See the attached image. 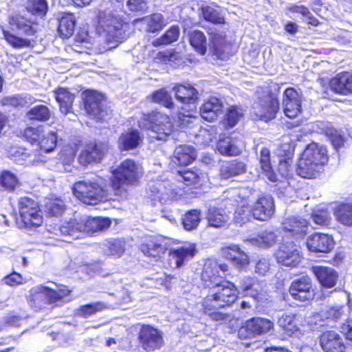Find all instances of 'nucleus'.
I'll return each mask as SVG.
<instances>
[{
	"label": "nucleus",
	"mask_w": 352,
	"mask_h": 352,
	"mask_svg": "<svg viewBox=\"0 0 352 352\" xmlns=\"http://www.w3.org/2000/svg\"><path fill=\"white\" fill-rule=\"evenodd\" d=\"M85 108L88 114L94 119L103 120L108 115L107 110L104 108L103 96L94 91H89L85 94Z\"/></svg>",
	"instance_id": "17"
},
{
	"label": "nucleus",
	"mask_w": 352,
	"mask_h": 352,
	"mask_svg": "<svg viewBox=\"0 0 352 352\" xmlns=\"http://www.w3.org/2000/svg\"><path fill=\"white\" fill-rule=\"evenodd\" d=\"M224 256L241 270H245L250 264L248 254L242 251L239 245H231L223 249Z\"/></svg>",
	"instance_id": "29"
},
{
	"label": "nucleus",
	"mask_w": 352,
	"mask_h": 352,
	"mask_svg": "<svg viewBox=\"0 0 352 352\" xmlns=\"http://www.w3.org/2000/svg\"><path fill=\"white\" fill-rule=\"evenodd\" d=\"M143 21L147 24L148 31L151 32H157L165 25L163 16L160 13H155L143 19Z\"/></svg>",
	"instance_id": "57"
},
{
	"label": "nucleus",
	"mask_w": 352,
	"mask_h": 352,
	"mask_svg": "<svg viewBox=\"0 0 352 352\" xmlns=\"http://www.w3.org/2000/svg\"><path fill=\"white\" fill-rule=\"evenodd\" d=\"M228 267L226 264L218 263L215 261L206 262L201 273V280L209 289L221 285L223 278H226Z\"/></svg>",
	"instance_id": "12"
},
{
	"label": "nucleus",
	"mask_w": 352,
	"mask_h": 352,
	"mask_svg": "<svg viewBox=\"0 0 352 352\" xmlns=\"http://www.w3.org/2000/svg\"><path fill=\"white\" fill-rule=\"evenodd\" d=\"M111 184L116 193L126 192V187L136 185L142 175L140 164L126 159L112 171Z\"/></svg>",
	"instance_id": "6"
},
{
	"label": "nucleus",
	"mask_w": 352,
	"mask_h": 352,
	"mask_svg": "<svg viewBox=\"0 0 352 352\" xmlns=\"http://www.w3.org/2000/svg\"><path fill=\"white\" fill-rule=\"evenodd\" d=\"M142 138L138 130H130L121 134L118 139V146L121 150L129 151L135 148L141 142Z\"/></svg>",
	"instance_id": "37"
},
{
	"label": "nucleus",
	"mask_w": 352,
	"mask_h": 352,
	"mask_svg": "<svg viewBox=\"0 0 352 352\" xmlns=\"http://www.w3.org/2000/svg\"><path fill=\"white\" fill-rule=\"evenodd\" d=\"M179 33L180 30L179 26L173 25L160 38L154 40L153 45L157 47L170 44L177 41Z\"/></svg>",
	"instance_id": "48"
},
{
	"label": "nucleus",
	"mask_w": 352,
	"mask_h": 352,
	"mask_svg": "<svg viewBox=\"0 0 352 352\" xmlns=\"http://www.w3.org/2000/svg\"><path fill=\"white\" fill-rule=\"evenodd\" d=\"M243 148V142L233 137H223L220 138L217 144L218 151L224 155H237L241 153Z\"/></svg>",
	"instance_id": "32"
},
{
	"label": "nucleus",
	"mask_w": 352,
	"mask_h": 352,
	"mask_svg": "<svg viewBox=\"0 0 352 352\" xmlns=\"http://www.w3.org/2000/svg\"><path fill=\"white\" fill-rule=\"evenodd\" d=\"M223 103L216 97L208 98L200 108V116L207 121L212 122L221 114Z\"/></svg>",
	"instance_id": "31"
},
{
	"label": "nucleus",
	"mask_w": 352,
	"mask_h": 352,
	"mask_svg": "<svg viewBox=\"0 0 352 352\" xmlns=\"http://www.w3.org/2000/svg\"><path fill=\"white\" fill-rule=\"evenodd\" d=\"M78 143L79 141L68 143L63 147L60 151V158L63 164L68 166V168H65V170L67 172L72 171L70 165L74 162L78 150Z\"/></svg>",
	"instance_id": "44"
},
{
	"label": "nucleus",
	"mask_w": 352,
	"mask_h": 352,
	"mask_svg": "<svg viewBox=\"0 0 352 352\" xmlns=\"http://www.w3.org/2000/svg\"><path fill=\"white\" fill-rule=\"evenodd\" d=\"M259 161L263 173L270 181L276 182L280 180L278 175L272 170L270 162V152L267 148H263L261 149Z\"/></svg>",
	"instance_id": "42"
},
{
	"label": "nucleus",
	"mask_w": 352,
	"mask_h": 352,
	"mask_svg": "<svg viewBox=\"0 0 352 352\" xmlns=\"http://www.w3.org/2000/svg\"><path fill=\"white\" fill-rule=\"evenodd\" d=\"M139 338L142 347L146 351H154L163 345L162 332L150 325L142 327Z\"/></svg>",
	"instance_id": "22"
},
{
	"label": "nucleus",
	"mask_w": 352,
	"mask_h": 352,
	"mask_svg": "<svg viewBox=\"0 0 352 352\" xmlns=\"http://www.w3.org/2000/svg\"><path fill=\"white\" fill-rule=\"evenodd\" d=\"M103 157V151L100 146L90 143L85 147L79 156V162L83 166L93 162H99Z\"/></svg>",
	"instance_id": "35"
},
{
	"label": "nucleus",
	"mask_w": 352,
	"mask_h": 352,
	"mask_svg": "<svg viewBox=\"0 0 352 352\" xmlns=\"http://www.w3.org/2000/svg\"><path fill=\"white\" fill-rule=\"evenodd\" d=\"M279 111V101L274 95H267L253 107V113L260 120L265 122L275 118Z\"/></svg>",
	"instance_id": "14"
},
{
	"label": "nucleus",
	"mask_w": 352,
	"mask_h": 352,
	"mask_svg": "<svg viewBox=\"0 0 352 352\" xmlns=\"http://www.w3.org/2000/svg\"><path fill=\"white\" fill-rule=\"evenodd\" d=\"M206 218L209 226L214 228L225 226L230 219L229 216L223 210L214 206L209 207Z\"/></svg>",
	"instance_id": "39"
},
{
	"label": "nucleus",
	"mask_w": 352,
	"mask_h": 352,
	"mask_svg": "<svg viewBox=\"0 0 352 352\" xmlns=\"http://www.w3.org/2000/svg\"><path fill=\"white\" fill-rule=\"evenodd\" d=\"M335 219L340 223L346 226H352V203H339L333 209Z\"/></svg>",
	"instance_id": "38"
},
{
	"label": "nucleus",
	"mask_w": 352,
	"mask_h": 352,
	"mask_svg": "<svg viewBox=\"0 0 352 352\" xmlns=\"http://www.w3.org/2000/svg\"><path fill=\"white\" fill-rule=\"evenodd\" d=\"M302 94L296 89L287 88L283 96L285 115L289 118L297 117L302 111Z\"/></svg>",
	"instance_id": "19"
},
{
	"label": "nucleus",
	"mask_w": 352,
	"mask_h": 352,
	"mask_svg": "<svg viewBox=\"0 0 352 352\" xmlns=\"http://www.w3.org/2000/svg\"><path fill=\"white\" fill-rule=\"evenodd\" d=\"M152 99L153 102L160 103L168 109H172L174 106L170 94L165 89H160L154 91Z\"/></svg>",
	"instance_id": "56"
},
{
	"label": "nucleus",
	"mask_w": 352,
	"mask_h": 352,
	"mask_svg": "<svg viewBox=\"0 0 352 352\" xmlns=\"http://www.w3.org/2000/svg\"><path fill=\"white\" fill-rule=\"evenodd\" d=\"M308 222L299 217H289L282 223V229L296 238H301L307 230Z\"/></svg>",
	"instance_id": "28"
},
{
	"label": "nucleus",
	"mask_w": 352,
	"mask_h": 352,
	"mask_svg": "<svg viewBox=\"0 0 352 352\" xmlns=\"http://www.w3.org/2000/svg\"><path fill=\"white\" fill-rule=\"evenodd\" d=\"M54 296V288L39 285L30 289L27 296V300L32 308L37 310L41 309L47 303L52 302V298Z\"/></svg>",
	"instance_id": "15"
},
{
	"label": "nucleus",
	"mask_w": 352,
	"mask_h": 352,
	"mask_svg": "<svg viewBox=\"0 0 352 352\" xmlns=\"http://www.w3.org/2000/svg\"><path fill=\"white\" fill-rule=\"evenodd\" d=\"M277 262L284 266L296 267L300 261L299 248L292 243H282L276 252Z\"/></svg>",
	"instance_id": "20"
},
{
	"label": "nucleus",
	"mask_w": 352,
	"mask_h": 352,
	"mask_svg": "<svg viewBox=\"0 0 352 352\" xmlns=\"http://www.w3.org/2000/svg\"><path fill=\"white\" fill-rule=\"evenodd\" d=\"M243 116V111L241 108L234 106L230 107L226 113L227 124L230 127L235 126Z\"/></svg>",
	"instance_id": "62"
},
{
	"label": "nucleus",
	"mask_w": 352,
	"mask_h": 352,
	"mask_svg": "<svg viewBox=\"0 0 352 352\" xmlns=\"http://www.w3.org/2000/svg\"><path fill=\"white\" fill-rule=\"evenodd\" d=\"M124 252V242L120 239L107 241L104 243V252L109 256L120 257Z\"/></svg>",
	"instance_id": "52"
},
{
	"label": "nucleus",
	"mask_w": 352,
	"mask_h": 352,
	"mask_svg": "<svg viewBox=\"0 0 352 352\" xmlns=\"http://www.w3.org/2000/svg\"><path fill=\"white\" fill-rule=\"evenodd\" d=\"M173 90L177 100L182 104L181 109L188 113L183 114L182 118L179 117L180 124L183 127H192L194 122L199 120L197 117L192 116L190 113L197 108V91L189 84L176 85Z\"/></svg>",
	"instance_id": "7"
},
{
	"label": "nucleus",
	"mask_w": 352,
	"mask_h": 352,
	"mask_svg": "<svg viewBox=\"0 0 352 352\" xmlns=\"http://www.w3.org/2000/svg\"><path fill=\"white\" fill-rule=\"evenodd\" d=\"M200 214V211L197 210H192L186 212L182 220L184 229L188 231L196 229L201 220Z\"/></svg>",
	"instance_id": "51"
},
{
	"label": "nucleus",
	"mask_w": 352,
	"mask_h": 352,
	"mask_svg": "<svg viewBox=\"0 0 352 352\" xmlns=\"http://www.w3.org/2000/svg\"><path fill=\"white\" fill-rule=\"evenodd\" d=\"M20 227L38 228L43 223V216L37 201L32 198L21 197L19 201Z\"/></svg>",
	"instance_id": "11"
},
{
	"label": "nucleus",
	"mask_w": 352,
	"mask_h": 352,
	"mask_svg": "<svg viewBox=\"0 0 352 352\" xmlns=\"http://www.w3.org/2000/svg\"><path fill=\"white\" fill-rule=\"evenodd\" d=\"M344 307H332L321 312L322 317L326 320H338L344 313Z\"/></svg>",
	"instance_id": "64"
},
{
	"label": "nucleus",
	"mask_w": 352,
	"mask_h": 352,
	"mask_svg": "<svg viewBox=\"0 0 352 352\" xmlns=\"http://www.w3.org/2000/svg\"><path fill=\"white\" fill-rule=\"evenodd\" d=\"M138 123L140 128L150 131L151 138L160 140H166L173 131L170 118L160 112L144 114Z\"/></svg>",
	"instance_id": "8"
},
{
	"label": "nucleus",
	"mask_w": 352,
	"mask_h": 352,
	"mask_svg": "<svg viewBox=\"0 0 352 352\" xmlns=\"http://www.w3.org/2000/svg\"><path fill=\"white\" fill-rule=\"evenodd\" d=\"M26 10L33 15L42 17L48 10V4L46 0H28Z\"/></svg>",
	"instance_id": "49"
},
{
	"label": "nucleus",
	"mask_w": 352,
	"mask_h": 352,
	"mask_svg": "<svg viewBox=\"0 0 352 352\" xmlns=\"http://www.w3.org/2000/svg\"><path fill=\"white\" fill-rule=\"evenodd\" d=\"M190 43L192 47L200 54L204 55L207 50V41L205 34L199 30H193L190 34Z\"/></svg>",
	"instance_id": "45"
},
{
	"label": "nucleus",
	"mask_w": 352,
	"mask_h": 352,
	"mask_svg": "<svg viewBox=\"0 0 352 352\" xmlns=\"http://www.w3.org/2000/svg\"><path fill=\"white\" fill-rule=\"evenodd\" d=\"M201 13L206 21L213 23H224L225 19L221 16L219 11L210 6H203L201 8Z\"/></svg>",
	"instance_id": "59"
},
{
	"label": "nucleus",
	"mask_w": 352,
	"mask_h": 352,
	"mask_svg": "<svg viewBox=\"0 0 352 352\" xmlns=\"http://www.w3.org/2000/svg\"><path fill=\"white\" fill-rule=\"evenodd\" d=\"M73 192L80 201L88 205L97 204L107 195L106 190L100 184L89 180L75 183Z\"/></svg>",
	"instance_id": "10"
},
{
	"label": "nucleus",
	"mask_w": 352,
	"mask_h": 352,
	"mask_svg": "<svg viewBox=\"0 0 352 352\" xmlns=\"http://www.w3.org/2000/svg\"><path fill=\"white\" fill-rule=\"evenodd\" d=\"M148 194L153 201L166 204L168 201L181 199L182 190L175 191L173 189H166L161 183H157L149 187Z\"/></svg>",
	"instance_id": "23"
},
{
	"label": "nucleus",
	"mask_w": 352,
	"mask_h": 352,
	"mask_svg": "<svg viewBox=\"0 0 352 352\" xmlns=\"http://www.w3.org/2000/svg\"><path fill=\"white\" fill-rule=\"evenodd\" d=\"M278 324L289 336H292L298 331L296 320L294 316L292 314H283L278 318Z\"/></svg>",
	"instance_id": "47"
},
{
	"label": "nucleus",
	"mask_w": 352,
	"mask_h": 352,
	"mask_svg": "<svg viewBox=\"0 0 352 352\" xmlns=\"http://www.w3.org/2000/svg\"><path fill=\"white\" fill-rule=\"evenodd\" d=\"M76 17L73 14L64 13L59 19L58 32L64 38L70 37L74 32Z\"/></svg>",
	"instance_id": "43"
},
{
	"label": "nucleus",
	"mask_w": 352,
	"mask_h": 352,
	"mask_svg": "<svg viewBox=\"0 0 352 352\" xmlns=\"http://www.w3.org/2000/svg\"><path fill=\"white\" fill-rule=\"evenodd\" d=\"M197 253L196 245L187 243L177 248H170L168 252L170 267L178 269L186 265Z\"/></svg>",
	"instance_id": "16"
},
{
	"label": "nucleus",
	"mask_w": 352,
	"mask_h": 352,
	"mask_svg": "<svg viewBox=\"0 0 352 352\" xmlns=\"http://www.w3.org/2000/svg\"><path fill=\"white\" fill-rule=\"evenodd\" d=\"M197 157L195 149L190 145L177 146L174 151L173 162L180 166L191 164Z\"/></svg>",
	"instance_id": "34"
},
{
	"label": "nucleus",
	"mask_w": 352,
	"mask_h": 352,
	"mask_svg": "<svg viewBox=\"0 0 352 352\" xmlns=\"http://www.w3.org/2000/svg\"><path fill=\"white\" fill-rule=\"evenodd\" d=\"M98 28L102 30V38L106 42L101 52L115 48L127 36L126 33V24L120 16L109 10L100 11L98 13Z\"/></svg>",
	"instance_id": "1"
},
{
	"label": "nucleus",
	"mask_w": 352,
	"mask_h": 352,
	"mask_svg": "<svg viewBox=\"0 0 352 352\" xmlns=\"http://www.w3.org/2000/svg\"><path fill=\"white\" fill-rule=\"evenodd\" d=\"M19 180L16 176L8 170H4L0 175V184L5 189L12 191L18 185Z\"/></svg>",
	"instance_id": "58"
},
{
	"label": "nucleus",
	"mask_w": 352,
	"mask_h": 352,
	"mask_svg": "<svg viewBox=\"0 0 352 352\" xmlns=\"http://www.w3.org/2000/svg\"><path fill=\"white\" fill-rule=\"evenodd\" d=\"M168 248L167 239L161 236L147 239L140 245L142 252L155 261L164 257Z\"/></svg>",
	"instance_id": "18"
},
{
	"label": "nucleus",
	"mask_w": 352,
	"mask_h": 352,
	"mask_svg": "<svg viewBox=\"0 0 352 352\" xmlns=\"http://www.w3.org/2000/svg\"><path fill=\"white\" fill-rule=\"evenodd\" d=\"M329 85L336 93L344 95L352 93V76L348 73L340 74L330 81Z\"/></svg>",
	"instance_id": "36"
},
{
	"label": "nucleus",
	"mask_w": 352,
	"mask_h": 352,
	"mask_svg": "<svg viewBox=\"0 0 352 352\" xmlns=\"http://www.w3.org/2000/svg\"><path fill=\"white\" fill-rule=\"evenodd\" d=\"M45 208L49 215L58 217L64 212L65 205L63 201L58 198L47 199L45 204Z\"/></svg>",
	"instance_id": "50"
},
{
	"label": "nucleus",
	"mask_w": 352,
	"mask_h": 352,
	"mask_svg": "<svg viewBox=\"0 0 352 352\" xmlns=\"http://www.w3.org/2000/svg\"><path fill=\"white\" fill-rule=\"evenodd\" d=\"M245 170V164L241 162H232L223 164L221 168V176L223 179H229L232 177L239 175Z\"/></svg>",
	"instance_id": "46"
},
{
	"label": "nucleus",
	"mask_w": 352,
	"mask_h": 352,
	"mask_svg": "<svg viewBox=\"0 0 352 352\" xmlns=\"http://www.w3.org/2000/svg\"><path fill=\"white\" fill-rule=\"evenodd\" d=\"M23 137L32 144H37L39 146L40 150L36 151L37 154L41 152L51 153L57 145V132L52 129L44 130L42 126L26 128Z\"/></svg>",
	"instance_id": "9"
},
{
	"label": "nucleus",
	"mask_w": 352,
	"mask_h": 352,
	"mask_svg": "<svg viewBox=\"0 0 352 352\" xmlns=\"http://www.w3.org/2000/svg\"><path fill=\"white\" fill-rule=\"evenodd\" d=\"M289 294L294 299L305 302L312 299L314 296L311 278L302 276L294 280L289 287Z\"/></svg>",
	"instance_id": "21"
},
{
	"label": "nucleus",
	"mask_w": 352,
	"mask_h": 352,
	"mask_svg": "<svg viewBox=\"0 0 352 352\" xmlns=\"http://www.w3.org/2000/svg\"><path fill=\"white\" fill-rule=\"evenodd\" d=\"M311 217L314 222L319 226H328L331 221L330 214L326 209L314 210Z\"/></svg>",
	"instance_id": "63"
},
{
	"label": "nucleus",
	"mask_w": 352,
	"mask_h": 352,
	"mask_svg": "<svg viewBox=\"0 0 352 352\" xmlns=\"http://www.w3.org/2000/svg\"><path fill=\"white\" fill-rule=\"evenodd\" d=\"M34 23V18H28L25 15L16 14L10 17L9 27L2 28L3 36L9 44L15 48L28 47L30 45V41L15 35L13 32L16 31L18 34H21L32 35L36 32Z\"/></svg>",
	"instance_id": "4"
},
{
	"label": "nucleus",
	"mask_w": 352,
	"mask_h": 352,
	"mask_svg": "<svg viewBox=\"0 0 352 352\" xmlns=\"http://www.w3.org/2000/svg\"><path fill=\"white\" fill-rule=\"evenodd\" d=\"M239 288L243 295L249 296L257 301L265 299L266 290L262 282L254 281L250 277H245L241 280Z\"/></svg>",
	"instance_id": "27"
},
{
	"label": "nucleus",
	"mask_w": 352,
	"mask_h": 352,
	"mask_svg": "<svg viewBox=\"0 0 352 352\" xmlns=\"http://www.w3.org/2000/svg\"><path fill=\"white\" fill-rule=\"evenodd\" d=\"M274 199L270 196H263L258 199L252 207V216L259 221H267L274 214Z\"/></svg>",
	"instance_id": "24"
},
{
	"label": "nucleus",
	"mask_w": 352,
	"mask_h": 352,
	"mask_svg": "<svg viewBox=\"0 0 352 352\" xmlns=\"http://www.w3.org/2000/svg\"><path fill=\"white\" fill-rule=\"evenodd\" d=\"M106 308L104 303L98 302L93 304H88L80 306L76 311V314L84 318L89 317L98 311H101Z\"/></svg>",
	"instance_id": "55"
},
{
	"label": "nucleus",
	"mask_w": 352,
	"mask_h": 352,
	"mask_svg": "<svg viewBox=\"0 0 352 352\" xmlns=\"http://www.w3.org/2000/svg\"><path fill=\"white\" fill-rule=\"evenodd\" d=\"M335 243L331 235L323 233H315L307 241L308 249L314 252L328 253L334 247Z\"/></svg>",
	"instance_id": "25"
},
{
	"label": "nucleus",
	"mask_w": 352,
	"mask_h": 352,
	"mask_svg": "<svg viewBox=\"0 0 352 352\" xmlns=\"http://www.w3.org/2000/svg\"><path fill=\"white\" fill-rule=\"evenodd\" d=\"M274 328V322L270 320L255 317L246 321L238 332L241 339L254 338L257 336L265 334Z\"/></svg>",
	"instance_id": "13"
},
{
	"label": "nucleus",
	"mask_w": 352,
	"mask_h": 352,
	"mask_svg": "<svg viewBox=\"0 0 352 352\" xmlns=\"http://www.w3.org/2000/svg\"><path fill=\"white\" fill-rule=\"evenodd\" d=\"M179 173L186 186L193 185L197 188L200 185L201 178L197 171L187 170L179 171Z\"/></svg>",
	"instance_id": "61"
},
{
	"label": "nucleus",
	"mask_w": 352,
	"mask_h": 352,
	"mask_svg": "<svg viewBox=\"0 0 352 352\" xmlns=\"http://www.w3.org/2000/svg\"><path fill=\"white\" fill-rule=\"evenodd\" d=\"M13 157L14 160L19 163L25 162L27 164L37 166L40 163L45 161V157L42 153H38L35 151L34 153L30 154L27 150L23 148H19L14 153Z\"/></svg>",
	"instance_id": "40"
},
{
	"label": "nucleus",
	"mask_w": 352,
	"mask_h": 352,
	"mask_svg": "<svg viewBox=\"0 0 352 352\" xmlns=\"http://www.w3.org/2000/svg\"><path fill=\"white\" fill-rule=\"evenodd\" d=\"M277 237L274 232L265 230L260 232L256 237L248 239V241L252 245L267 248L276 243Z\"/></svg>",
	"instance_id": "41"
},
{
	"label": "nucleus",
	"mask_w": 352,
	"mask_h": 352,
	"mask_svg": "<svg viewBox=\"0 0 352 352\" xmlns=\"http://www.w3.org/2000/svg\"><path fill=\"white\" fill-rule=\"evenodd\" d=\"M75 96L67 89L59 88L56 91V99L59 104L60 111L65 116H68V119L74 120L76 116L73 113L72 104Z\"/></svg>",
	"instance_id": "30"
},
{
	"label": "nucleus",
	"mask_w": 352,
	"mask_h": 352,
	"mask_svg": "<svg viewBox=\"0 0 352 352\" xmlns=\"http://www.w3.org/2000/svg\"><path fill=\"white\" fill-rule=\"evenodd\" d=\"M328 162L325 146L318 143L309 144L302 154L297 168L298 174L304 178H315L322 171Z\"/></svg>",
	"instance_id": "2"
},
{
	"label": "nucleus",
	"mask_w": 352,
	"mask_h": 352,
	"mask_svg": "<svg viewBox=\"0 0 352 352\" xmlns=\"http://www.w3.org/2000/svg\"><path fill=\"white\" fill-rule=\"evenodd\" d=\"M181 56L173 50H166L158 54V58L165 64L178 66L181 63Z\"/></svg>",
	"instance_id": "60"
},
{
	"label": "nucleus",
	"mask_w": 352,
	"mask_h": 352,
	"mask_svg": "<svg viewBox=\"0 0 352 352\" xmlns=\"http://www.w3.org/2000/svg\"><path fill=\"white\" fill-rule=\"evenodd\" d=\"M27 116L30 120L45 121L50 119L51 111L45 105L40 104L32 107L28 113Z\"/></svg>",
	"instance_id": "54"
},
{
	"label": "nucleus",
	"mask_w": 352,
	"mask_h": 352,
	"mask_svg": "<svg viewBox=\"0 0 352 352\" xmlns=\"http://www.w3.org/2000/svg\"><path fill=\"white\" fill-rule=\"evenodd\" d=\"M312 271L323 287L332 288L336 285L338 275L334 269L324 266H314L312 267Z\"/></svg>",
	"instance_id": "33"
},
{
	"label": "nucleus",
	"mask_w": 352,
	"mask_h": 352,
	"mask_svg": "<svg viewBox=\"0 0 352 352\" xmlns=\"http://www.w3.org/2000/svg\"><path fill=\"white\" fill-rule=\"evenodd\" d=\"M320 344L324 352H344L346 349L342 338L334 331L324 332L320 336Z\"/></svg>",
	"instance_id": "26"
},
{
	"label": "nucleus",
	"mask_w": 352,
	"mask_h": 352,
	"mask_svg": "<svg viewBox=\"0 0 352 352\" xmlns=\"http://www.w3.org/2000/svg\"><path fill=\"white\" fill-rule=\"evenodd\" d=\"M252 216V207L243 204L237 208L234 212V221L236 223L242 226L251 220Z\"/></svg>",
	"instance_id": "53"
},
{
	"label": "nucleus",
	"mask_w": 352,
	"mask_h": 352,
	"mask_svg": "<svg viewBox=\"0 0 352 352\" xmlns=\"http://www.w3.org/2000/svg\"><path fill=\"white\" fill-rule=\"evenodd\" d=\"M110 225L111 221L107 218L83 217L64 223L58 230L66 238L65 241H69V239H77L86 234L104 230Z\"/></svg>",
	"instance_id": "3"
},
{
	"label": "nucleus",
	"mask_w": 352,
	"mask_h": 352,
	"mask_svg": "<svg viewBox=\"0 0 352 352\" xmlns=\"http://www.w3.org/2000/svg\"><path fill=\"white\" fill-rule=\"evenodd\" d=\"M238 291L235 285L229 281L209 289V293L204 298L202 306L204 312L212 315L216 311L234 303L237 298Z\"/></svg>",
	"instance_id": "5"
}]
</instances>
